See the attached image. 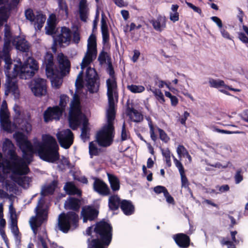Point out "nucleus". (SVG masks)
Segmentation results:
<instances>
[{
	"mask_svg": "<svg viewBox=\"0 0 248 248\" xmlns=\"http://www.w3.org/2000/svg\"><path fill=\"white\" fill-rule=\"evenodd\" d=\"M58 60L60 71L55 66L54 57L51 52L46 53L43 62L47 77L51 79L52 85L56 89L60 88L62 84V77L69 73L71 67L70 61L63 54L59 55Z\"/></svg>",
	"mask_w": 248,
	"mask_h": 248,
	"instance_id": "f257e3e1",
	"label": "nucleus"
},
{
	"mask_svg": "<svg viewBox=\"0 0 248 248\" xmlns=\"http://www.w3.org/2000/svg\"><path fill=\"white\" fill-rule=\"evenodd\" d=\"M39 66L37 61L31 59V63L25 62L22 66L15 64L12 75L7 74V78L5 83V94L8 95L10 93L16 95L18 93V87L16 77L19 76L21 79H29L32 77Z\"/></svg>",
	"mask_w": 248,
	"mask_h": 248,
	"instance_id": "f03ea898",
	"label": "nucleus"
},
{
	"mask_svg": "<svg viewBox=\"0 0 248 248\" xmlns=\"http://www.w3.org/2000/svg\"><path fill=\"white\" fill-rule=\"evenodd\" d=\"M68 120L69 126L73 130H77L82 123L80 137L84 141L89 139L88 121L82 112L79 97L76 94L70 104Z\"/></svg>",
	"mask_w": 248,
	"mask_h": 248,
	"instance_id": "7ed1b4c3",
	"label": "nucleus"
},
{
	"mask_svg": "<svg viewBox=\"0 0 248 248\" xmlns=\"http://www.w3.org/2000/svg\"><path fill=\"white\" fill-rule=\"evenodd\" d=\"M94 226V236H92V240L88 239V248H107L112 239L111 225L103 219L97 222Z\"/></svg>",
	"mask_w": 248,
	"mask_h": 248,
	"instance_id": "20e7f679",
	"label": "nucleus"
},
{
	"mask_svg": "<svg viewBox=\"0 0 248 248\" xmlns=\"http://www.w3.org/2000/svg\"><path fill=\"white\" fill-rule=\"evenodd\" d=\"M35 150L42 160L54 163L60 158L59 146L56 139L50 135L43 137V142L35 145Z\"/></svg>",
	"mask_w": 248,
	"mask_h": 248,
	"instance_id": "39448f33",
	"label": "nucleus"
},
{
	"mask_svg": "<svg viewBox=\"0 0 248 248\" xmlns=\"http://www.w3.org/2000/svg\"><path fill=\"white\" fill-rule=\"evenodd\" d=\"M45 203L44 199L40 198L34 209L35 215L32 216L29 221L31 227L35 234L37 233L38 228L47 220L48 211L44 207Z\"/></svg>",
	"mask_w": 248,
	"mask_h": 248,
	"instance_id": "423d86ee",
	"label": "nucleus"
},
{
	"mask_svg": "<svg viewBox=\"0 0 248 248\" xmlns=\"http://www.w3.org/2000/svg\"><path fill=\"white\" fill-rule=\"evenodd\" d=\"M8 155L11 161L8 162L7 165L14 173L22 175H26L29 172L30 169L28 165L23 159L18 157L13 149L8 150Z\"/></svg>",
	"mask_w": 248,
	"mask_h": 248,
	"instance_id": "0eeeda50",
	"label": "nucleus"
},
{
	"mask_svg": "<svg viewBox=\"0 0 248 248\" xmlns=\"http://www.w3.org/2000/svg\"><path fill=\"white\" fill-rule=\"evenodd\" d=\"M78 215L76 212L69 211L62 213L59 216L57 224L59 229L64 233H67L70 228L76 229L78 226Z\"/></svg>",
	"mask_w": 248,
	"mask_h": 248,
	"instance_id": "6e6552de",
	"label": "nucleus"
},
{
	"mask_svg": "<svg viewBox=\"0 0 248 248\" xmlns=\"http://www.w3.org/2000/svg\"><path fill=\"white\" fill-rule=\"evenodd\" d=\"M114 135V126L105 125L96 134V142L100 146L108 147L113 143Z\"/></svg>",
	"mask_w": 248,
	"mask_h": 248,
	"instance_id": "1a4fd4ad",
	"label": "nucleus"
},
{
	"mask_svg": "<svg viewBox=\"0 0 248 248\" xmlns=\"http://www.w3.org/2000/svg\"><path fill=\"white\" fill-rule=\"evenodd\" d=\"M16 140L19 148L21 149L24 154V158L28 160V163L31 162L30 158L26 156L27 153H30V156L32 157V154L36 153L35 147L33 148L31 143L28 140L26 136L21 132H17L15 135Z\"/></svg>",
	"mask_w": 248,
	"mask_h": 248,
	"instance_id": "9d476101",
	"label": "nucleus"
},
{
	"mask_svg": "<svg viewBox=\"0 0 248 248\" xmlns=\"http://www.w3.org/2000/svg\"><path fill=\"white\" fill-rule=\"evenodd\" d=\"M98 79V75L95 69L88 67L86 71L85 80L90 93H94L98 92L99 87V84L96 82Z\"/></svg>",
	"mask_w": 248,
	"mask_h": 248,
	"instance_id": "9b49d317",
	"label": "nucleus"
},
{
	"mask_svg": "<svg viewBox=\"0 0 248 248\" xmlns=\"http://www.w3.org/2000/svg\"><path fill=\"white\" fill-rule=\"evenodd\" d=\"M56 137L60 146L65 149H69L74 142V134L69 129L57 132Z\"/></svg>",
	"mask_w": 248,
	"mask_h": 248,
	"instance_id": "f8f14e48",
	"label": "nucleus"
},
{
	"mask_svg": "<svg viewBox=\"0 0 248 248\" xmlns=\"http://www.w3.org/2000/svg\"><path fill=\"white\" fill-rule=\"evenodd\" d=\"M25 16L27 20L33 23L35 28L38 30L42 29L46 19V16L40 13H38L35 16L33 10L31 8L25 10Z\"/></svg>",
	"mask_w": 248,
	"mask_h": 248,
	"instance_id": "ddd939ff",
	"label": "nucleus"
},
{
	"mask_svg": "<svg viewBox=\"0 0 248 248\" xmlns=\"http://www.w3.org/2000/svg\"><path fill=\"white\" fill-rule=\"evenodd\" d=\"M63 113L62 110L59 108L58 106L49 107L43 113L44 121L46 123H48L53 120L59 121L62 117Z\"/></svg>",
	"mask_w": 248,
	"mask_h": 248,
	"instance_id": "4468645a",
	"label": "nucleus"
},
{
	"mask_svg": "<svg viewBox=\"0 0 248 248\" xmlns=\"http://www.w3.org/2000/svg\"><path fill=\"white\" fill-rule=\"evenodd\" d=\"M46 80L37 78L35 79L31 86V89L36 96H42L46 95L47 92Z\"/></svg>",
	"mask_w": 248,
	"mask_h": 248,
	"instance_id": "2eb2a0df",
	"label": "nucleus"
},
{
	"mask_svg": "<svg viewBox=\"0 0 248 248\" xmlns=\"http://www.w3.org/2000/svg\"><path fill=\"white\" fill-rule=\"evenodd\" d=\"M107 95L108 100H114L118 97V89L117 78H108L106 80Z\"/></svg>",
	"mask_w": 248,
	"mask_h": 248,
	"instance_id": "dca6fc26",
	"label": "nucleus"
},
{
	"mask_svg": "<svg viewBox=\"0 0 248 248\" xmlns=\"http://www.w3.org/2000/svg\"><path fill=\"white\" fill-rule=\"evenodd\" d=\"M72 31L69 28L65 26L62 27L61 33L54 39L53 44L56 45L57 43H58L60 46L67 43L69 44L72 39ZM53 49H54V46Z\"/></svg>",
	"mask_w": 248,
	"mask_h": 248,
	"instance_id": "f3484780",
	"label": "nucleus"
},
{
	"mask_svg": "<svg viewBox=\"0 0 248 248\" xmlns=\"http://www.w3.org/2000/svg\"><path fill=\"white\" fill-rule=\"evenodd\" d=\"M99 211L91 206L83 207L81 212V216L83 218V222H87L88 220H95L98 217Z\"/></svg>",
	"mask_w": 248,
	"mask_h": 248,
	"instance_id": "a211bd4d",
	"label": "nucleus"
},
{
	"mask_svg": "<svg viewBox=\"0 0 248 248\" xmlns=\"http://www.w3.org/2000/svg\"><path fill=\"white\" fill-rule=\"evenodd\" d=\"M93 186L94 191L101 195L106 196L110 194V190L108 185L101 179L95 178Z\"/></svg>",
	"mask_w": 248,
	"mask_h": 248,
	"instance_id": "6ab92c4d",
	"label": "nucleus"
},
{
	"mask_svg": "<svg viewBox=\"0 0 248 248\" xmlns=\"http://www.w3.org/2000/svg\"><path fill=\"white\" fill-rule=\"evenodd\" d=\"M81 204L80 200L75 197H69L64 202V207L66 210H70L75 212H78Z\"/></svg>",
	"mask_w": 248,
	"mask_h": 248,
	"instance_id": "aec40b11",
	"label": "nucleus"
},
{
	"mask_svg": "<svg viewBox=\"0 0 248 248\" xmlns=\"http://www.w3.org/2000/svg\"><path fill=\"white\" fill-rule=\"evenodd\" d=\"M173 238L176 244L180 248H187L190 245V237L186 234L177 233L173 236Z\"/></svg>",
	"mask_w": 248,
	"mask_h": 248,
	"instance_id": "412c9836",
	"label": "nucleus"
},
{
	"mask_svg": "<svg viewBox=\"0 0 248 248\" xmlns=\"http://www.w3.org/2000/svg\"><path fill=\"white\" fill-rule=\"evenodd\" d=\"M16 46L17 49L24 52H27L29 50L30 46L26 39L20 36H16L13 40V43Z\"/></svg>",
	"mask_w": 248,
	"mask_h": 248,
	"instance_id": "4be33fe9",
	"label": "nucleus"
},
{
	"mask_svg": "<svg viewBox=\"0 0 248 248\" xmlns=\"http://www.w3.org/2000/svg\"><path fill=\"white\" fill-rule=\"evenodd\" d=\"M108 108L107 112V124L106 125L114 126V121L116 115L114 100H108Z\"/></svg>",
	"mask_w": 248,
	"mask_h": 248,
	"instance_id": "5701e85b",
	"label": "nucleus"
},
{
	"mask_svg": "<svg viewBox=\"0 0 248 248\" xmlns=\"http://www.w3.org/2000/svg\"><path fill=\"white\" fill-rule=\"evenodd\" d=\"M0 123L3 130L5 131L10 130L11 122L9 120V113L8 110L0 109Z\"/></svg>",
	"mask_w": 248,
	"mask_h": 248,
	"instance_id": "b1692460",
	"label": "nucleus"
},
{
	"mask_svg": "<svg viewBox=\"0 0 248 248\" xmlns=\"http://www.w3.org/2000/svg\"><path fill=\"white\" fill-rule=\"evenodd\" d=\"M120 208L124 214L126 216L132 215L135 211V207L132 202L126 200L121 201Z\"/></svg>",
	"mask_w": 248,
	"mask_h": 248,
	"instance_id": "393cba45",
	"label": "nucleus"
},
{
	"mask_svg": "<svg viewBox=\"0 0 248 248\" xmlns=\"http://www.w3.org/2000/svg\"><path fill=\"white\" fill-rule=\"evenodd\" d=\"M154 28L157 31H161L166 27V18L165 16H159L156 19H153L150 21Z\"/></svg>",
	"mask_w": 248,
	"mask_h": 248,
	"instance_id": "a878e982",
	"label": "nucleus"
},
{
	"mask_svg": "<svg viewBox=\"0 0 248 248\" xmlns=\"http://www.w3.org/2000/svg\"><path fill=\"white\" fill-rule=\"evenodd\" d=\"M64 190L69 195L81 196V191L72 182L66 183L64 186Z\"/></svg>",
	"mask_w": 248,
	"mask_h": 248,
	"instance_id": "bb28decb",
	"label": "nucleus"
},
{
	"mask_svg": "<svg viewBox=\"0 0 248 248\" xmlns=\"http://www.w3.org/2000/svg\"><path fill=\"white\" fill-rule=\"evenodd\" d=\"M107 175L112 190L113 191H118L120 188L119 178L116 175L108 172Z\"/></svg>",
	"mask_w": 248,
	"mask_h": 248,
	"instance_id": "cd10ccee",
	"label": "nucleus"
},
{
	"mask_svg": "<svg viewBox=\"0 0 248 248\" xmlns=\"http://www.w3.org/2000/svg\"><path fill=\"white\" fill-rule=\"evenodd\" d=\"M55 16L52 14L49 17L47 21V26H46V32L48 35H53L55 33Z\"/></svg>",
	"mask_w": 248,
	"mask_h": 248,
	"instance_id": "c85d7f7f",
	"label": "nucleus"
},
{
	"mask_svg": "<svg viewBox=\"0 0 248 248\" xmlns=\"http://www.w3.org/2000/svg\"><path fill=\"white\" fill-rule=\"evenodd\" d=\"M121 200L118 195H112L108 199V207L112 211L117 210L121 205Z\"/></svg>",
	"mask_w": 248,
	"mask_h": 248,
	"instance_id": "c756f323",
	"label": "nucleus"
},
{
	"mask_svg": "<svg viewBox=\"0 0 248 248\" xmlns=\"http://www.w3.org/2000/svg\"><path fill=\"white\" fill-rule=\"evenodd\" d=\"M87 5L86 0H81L79 5V17L81 20L86 21L87 18Z\"/></svg>",
	"mask_w": 248,
	"mask_h": 248,
	"instance_id": "7c9ffc66",
	"label": "nucleus"
},
{
	"mask_svg": "<svg viewBox=\"0 0 248 248\" xmlns=\"http://www.w3.org/2000/svg\"><path fill=\"white\" fill-rule=\"evenodd\" d=\"M19 128L23 131L27 133L30 132L32 129L31 124L25 119H19L17 121Z\"/></svg>",
	"mask_w": 248,
	"mask_h": 248,
	"instance_id": "2f4dec72",
	"label": "nucleus"
},
{
	"mask_svg": "<svg viewBox=\"0 0 248 248\" xmlns=\"http://www.w3.org/2000/svg\"><path fill=\"white\" fill-rule=\"evenodd\" d=\"M108 60L110 61H111L110 56L108 54V53L105 51L104 50H102L99 53L98 61L101 65H103L106 62V60H107V63L108 62Z\"/></svg>",
	"mask_w": 248,
	"mask_h": 248,
	"instance_id": "473e14b6",
	"label": "nucleus"
},
{
	"mask_svg": "<svg viewBox=\"0 0 248 248\" xmlns=\"http://www.w3.org/2000/svg\"><path fill=\"white\" fill-rule=\"evenodd\" d=\"M100 152L101 149L98 148L93 141L89 143V152L91 157L98 155Z\"/></svg>",
	"mask_w": 248,
	"mask_h": 248,
	"instance_id": "72a5a7b5",
	"label": "nucleus"
},
{
	"mask_svg": "<svg viewBox=\"0 0 248 248\" xmlns=\"http://www.w3.org/2000/svg\"><path fill=\"white\" fill-rule=\"evenodd\" d=\"M209 84L212 88H218L221 87H226L224 81L221 79L216 80L210 78L209 79Z\"/></svg>",
	"mask_w": 248,
	"mask_h": 248,
	"instance_id": "f704fd0d",
	"label": "nucleus"
},
{
	"mask_svg": "<svg viewBox=\"0 0 248 248\" xmlns=\"http://www.w3.org/2000/svg\"><path fill=\"white\" fill-rule=\"evenodd\" d=\"M15 37L16 36H13L10 27L5 25L4 30V40H9L13 42V40Z\"/></svg>",
	"mask_w": 248,
	"mask_h": 248,
	"instance_id": "c9c22d12",
	"label": "nucleus"
},
{
	"mask_svg": "<svg viewBox=\"0 0 248 248\" xmlns=\"http://www.w3.org/2000/svg\"><path fill=\"white\" fill-rule=\"evenodd\" d=\"M162 154L165 159V161L168 167H170L171 166V162L170 160V152L168 148L166 149H161Z\"/></svg>",
	"mask_w": 248,
	"mask_h": 248,
	"instance_id": "e433bc0d",
	"label": "nucleus"
},
{
	"mask_svg": "<svg viewBox=\"0 0 248 248\" xmlns=\"http://www.w3.org/2000/svg\"><path fill=\"white\" fill-rule=\"evenodd\" d=\"M69 100V97L67 95L62 94L60 96V99L59 106V108L62 110V112L65 111L67 103Z\"/></svg>",
	"mask_w": 248,
	"mask_h": 248,
	"instance_id": "4c0bfd02",
	"label": "nucleus"
},
{
	"mask_svg": "<svg viewBox=\"0 0 248 248\" xmlns=\"http://www.w3.org/2000/svg\"><path fill=\"white\" fill-rule=\"evenodd\" d=\"M156 99L161 103L163 104L165 100L163 93L161 91L158 89H155L151 90Z\"/></svg>",
	"mask_w": 248,
	"mask_h": 248,
	"instance_id": "58836bf2",
	"label": "nucleus"
},
{
	"mask_svg": "<svg viewBox=\"0 0 248 248\" xmlns=\"http://www.w3.org/2000/svg\"><path fill=\"white\" fill-rule=\"evenodd\" d=\"M127 89L133 93H140L145 90L144 86L134 84L127 86Z\"/></svg>",
	"mask_w": 248,
	"mask_h": 248,
	"instance_id": "ea45409f",
	"label": "nucleus"
},
{
	"mask_svg": "<svg viewBox=\"0 0 248 248\" xmlns=\"http://www.w3.org/2000/svg\"><path fill=\"white\" fill-rule=\"evenodd\" d=\"M94 58L92 56L85 54L81 64V68L84 69L88 66L93 60Z\"/></svg>",
	"mask_w": 248,
	"mask_h": 248,
	"instance_id": "a19ab883",
	"label": "nucleus"
},
{
	"mask_svg": "<svg viewBox=\"0 0 248 248\" xmlns=\"http://www.w3.org/2000/svg\"><path fill=\"white\" fill-rule=\"evenodd\" d=\"M9 10V7H6L5 6H2L0 7V18L3 20L7 21L8 16L7 13Z\"/></svg>",
	"mask_w": 248,
	"mask_h": 248,
	"instance_id": "79ce46f5",
	"label": "nucleus"
},
{
	"mask_svg": "<svg viewBox=\"0 0 248 248\" xmlns=\"http://www.w3.org/2000/svg\"><path fill=\"white\" fill-rule=\"evenodd\" d=\"M130 137L129 132L126 130V124L125 122H124L122 128V132H121V140L124 141Z\"/></svg>",
	"mask_w": 248,
	"mask_h": 248,
	"instance_id": "37998d69",
	"label": "nucleus"
},
{
	"mask_svg": "<svg viewBox=\"0 0 248 248\" xmlns=\"http://www.w3.org/2000/svg\"><path fill=\"white\" fill-rule=\"evenodd\" d=\"M107 73L109 76V78H116L115 71L113 66L112 64L111 61L108 60V67L106 69Z\"/></svg>",
	"mask_w": 248,
	"mask_h": 248,
	"instance_id": "c03bdc74",
	"label": "nucleus"
},
{
	"mask_svg": "<svg viewBox=\"0 0 248 248\" xmlns=\"http://www.w3.org/2000/svg\"><path fill=\"white\" fill-rule=\"evenodd\" d=\"M157 130L159 133L160 139L165 143H167L170 140V139L167 133L164 130L159 127H157Z\"/></svg>",
	"mask_w": 248,
	"mask_h": 248,
	"instance_id": "a18cd8bd",
	"label": "nucleus"
},
{
	"mask_svg": "<svg viewBox=\"0 0 248 248\" xmlns=\"http://www.w3.org/2000/svg\"><path fill=\"white\" fill-rule=\"evenodd\" d=\"M149 128H150V137L152 140L155 142L157 139V135L155 134L154 126L151 119L148 123Z\"/></svg>",
	"mask_w": 248,
	"mask_h": 248,
	"instance_id": "49530a36",
	"label": "nucleus"
},
{
	"mask_svg": "<svg viewBox=\"0 0 248 248\" xmlns=\"http://www.w3.org/2000/svg\"><path fill=\"white\" fill-rule=\"evenodd\" d=\"M181 180V186L185 188L190 189L189 187V183L186 177L185 172L180 174Z\"/></svg>",
	"mask_w": 248,
	"mask_h": 248,
	"instance_id": "de8ad7c7",
	"label": "nucleus"
},
{
	"mask_svg": "<svg viewBox=\"0 0 248 248\" xmlns=\"http://www.w3.org/2000/svg\"><path fill=\"white\" fill-rule=\"evenodd\" d=\"M97 47L87 46V50L85 54L92 56L95 59L97 56Z\"/></svg>",
	"mask_w": 248,
	"mask_h": 248,
	"instance_id": "09e8293b",
	"label": "nucleus"
},
{
	"mask_svg": "<svg viewBox=\"0 0 248 248\" xmlns=\"http://www.w3.org/2000/svg\"><path fill=\"white\" fill-rule=\"evenodd\" d=\"M87 46L97 47L96 37L93 33L90 35L88 39Z\"/></svg>",
	"mask_w": 248,
	"mask_h": 248,
	"instance_id": "8fccbe9b",
	"label": "nucleus"
},
{
	"mask_svg": "<svg viewBox=\"0 0 248 248\" xmlns=\"http://www.w3.org/2000/svg\"><path fill=\"white\" fill-rule=\"evenodd\" d=\"M5 73L7 77V74L9 75H12V73H10L9 70L11 69V65L12 64V60L10 58H6L5 60Z\"/></svg>",
	"mask_w": 248,
	"mask_h": 248,
	"instance_id": "3c124183",
	"label": "nucleus"
},
{
	"mask_svg": "<svg viewBox=\"0 0 248 248\" xmlns=\"http://www.w3.org/2000/svg\"><path fill=\"white\" fill-rule=\"evenodd\" d=\"M220 242L222 246L227 245V248H236L235 245L234 244V242L227 240L225 237H223Z\"/></svg>",
	"mask_w": 248,
	"mask_h": 248,
	"instance_id": "603ef678",
	"label": "nucleus"
},
{
	"mask_svg": "<svg viewBox=\"0 0 248 248\" xmlns=\"http://www.w3.org/2000/svg\"><path fill=\"white\" fill-rule=\"evenodd\" d=\"M72 35H73L72 42L76 44H78L80 41V32L78 30L74 31Z\"/></svg>",
	"mask_w": 248,
	"mask_h": 248,
	"instance_id": "864d4df0",
	"label": "nucleus"
},
{
	"mask_svg": "<svg viewBox=\"0 0 248 248\" xmlns=\"http://www.w3.org/2000/svg\"><path fill=\"white\" fill-rule=\"evenodd\" d=\"M177 153L179 157L185 156L188 151L183 145H179L177 148Z\"/></svg>",
	"mask_w": 248,
	"mask_h": 248,
	"instance_id": "5fc2aeb1",
	"label": "nucleus"
},
{
	"mask_svg": "<svg viewBox=\"0 0 248 248\" xmlns=\"http://www.w3.org/2000/svg\"><path fill=\"white\" fill-rule=\"evenodd\" d=\"M167 190L166 187L162 186H157L154 188V191L157 194L163 193L164 195Z\"/></svg>",
	"mask_w": 248,
	"mask_h": 248,
	"instance_id": "6e6d98bb",
	"label": "nucleus"
},
{
	"mask_svg": "<svg viewBox=\"0 0 248 248\" xmlns=\"http://www.w3.org/2000/svg\"><path fill=\"white\" fill-rule=\"evenodd\" d=\"M106 19V17L104 15H102V17L101 20V31L108 30Z\"/></svg>",
	"mask_w": 248,
	"mask_h": 248,
	"instance_id": "4d7b16f0",
	"label": "nucleus"
},
{
	"mask_svg": "<svg viewBox=\"0 0 248 248\" xmlns=\"http://www.w3.org/2000/svg\"><path fill=\"white\" fill-rule=\"evenodd\" d=\"M242 170L241 169L238 170L235 175V182L236 184L240 183L243 179V175L241 174Z\"/></svg>",
	"mask_w": 248,
	"mask_h": 248,
	"instance_id": "13d9d810",
	"label": "nucleus"
},
{
	"mask_svg": "<svg viewBox=\"0 0 248 248\" xmlns=\"http://www.w3.org/2000/svg\"><path fill=\"white\" fill-rule=\"evenodd\" d=\"M166 199V202L170 204H174L175 201L174 198L170 194L168 190H167L164 195Z\"/></svg>",
	"mask_w": 248,
	"mask_h": 248,
	"instance_id": "bf43d9fd",
	"label": "nucleus"
},
{
	"mask_svg": "<svg viewBox=\"0 0 248 248\" xmlns=\"http://www.w3.org/2000/svg\"><path fill=\"white\" fill-rule=\"evenodd\" d=\"M12 43L11 41L9 40H4V45L3 47V51L5 54L8 53L10 50L11 43Z\"/></svg>",
	"mask_w": 248,
	"mask_h": 248,
	"instance_id": "052dcab7",
	"label": "nucleus"
},
{
	"mask_svg": "<svg viewBox=\"0 0 248 248\" xmlns=\"http://www.w3.org/2000/svg\"><path fill=\"white\" fill-rule=\"evenodd\" d=\"M3 147L6 149L7 148L9 149H13L14 147V144L12 141L9 139H5V141L3 144Z\"/></svg>",
	"mask_w": 248,
	"mask_h": 248,
	"instance_id": "680f3d73",
	"label": "nucleus"
},
{
	"mask_svg": "<svg viewBox=\"0 0 248 248\" xmlns=\"http://www.w3.org/2000/svg\"><path fill=\"white\" fill-rule=\"evenodd\" d=\"M133 114L135 117V119L133 121L134 122H140L143 120V116L142 114L139 112L137 110H135Z\"/></svg>",
	"mask_w": 248,
	"mask_h": 248,
	"instance_id": "e2e57ef3",
	"label": "nucleus"
},
{
	"mask_svg": "<svg viewBox=\"0 0 248 248\" xmlns=\"http://www.w3.org/2000/svg\"><path fill=\"white\" fill-rule=\"evenodd\" d=\"M189 113L186 111L184 112L183 115L181 118L179 119V122L180 123L184 126L186 125V120L187 118L189 116Z\"/></svg>",
	"mask_w": 248,
	"mask_h": 248,
	"instance_id": "0e129e2a",
	"label": "nucleus"
},
{
	"mask_svg": "<svg viewBox=\"0 0 248 248\" xmlns=\"http://www.w3.org/2000/svg\"><path fill=\"white\" fill-rule=\"evenodd\" d=\"M103 38V42L106 43L109 41V34L108 30L101 31Z\"/></svg>",
	"mask_w": 248,
	"mask_h": 248,
	"instance_id": "69168bd1",
	"label": "nucleus"
},
{
	"mask_svg": "<svg viewBox=\"0 0 248 248\" xmlns=\"http://www.w3.org/2000/svg\"><path fill=\"white\" fill-rule=\"evenodd\" d=\"M175 165L179 170L180 174L185 172V169L182 163L177 159H175Z\"/></svg>",
	"mask_w": 248,
	"mask_h": 248,
	"instance_id": "338daca9",
	"label": "nucleus"
},
{
	"mask_svg": "<svg viewBox=\"0 0 248 248\" xmlns=\"http://www.w3.org/2000/svg\"><path fill=\"white\" fill-rule=\"evenodd\" d=\"M238 38L243 43L245 44L248 43V37L246 35V34L242 32H238Z\"/></svg>",
	"mask_w": 248,
	"mask_h": 248,
	"instance_id": "774afa93",
	"label": "nucleus"
}]
</instances>
